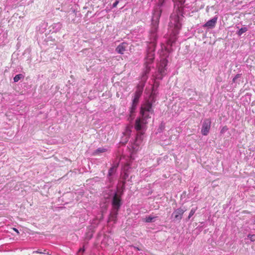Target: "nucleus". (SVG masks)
<instances>
[{
    "mask_svg": "<svg viewBox=\"0 0 255 255\" xmlns=\"http://www.w3.org/2000/svg\"><path fill=\"white\" fill-rule=\"evenodd\" d=\"M248 237L250 239V240L252 242H254L255 241V236L254 235L249 234L248 235Z\"/></svg>",
    "mask_w": 255,
    "mask_h": 255,
    "instance_id": "obj_20",
    "label": "nucleus"
},
{
    "mask_svg": "<svg viewBox=\"0 0 255 255\" xmlns=\"http://www.w3.org/2000/svg\"><path fill=\"white\" fill-rule=\"evenodd\" d=\"M143 79H145V80H146V78H145V77H144V76H143Z\"/></svg>",
    "mask_w": 255,
    "mask_h": 255,
    "instance_id": "obj_28",
    "label": "nucleus"
},
{
    "mask_svg": "<svg viewBox=\"0 0 255 255\" xmlns=\"http://www.w3.org/2000/svg\"><path fill=\"white\" fill-rule=\"evenodd\" d=\"M247 27H242L241 29H239V30L238 32V34L239 35H241L243 33H245L247 31Z\"/></svg>",
    "mask_w": 255,
    "mask_h": 255,
    "instance_id": "obj_17",
    "label": "nucleus"
},
{
    "mask_svg": "<svg viewBox=\"0 0 255 255\" xmlns=\"http://www.w3.org/2000/svg\"><path fill=\"white\" fill-rule=\"evenodd\" d=\"M23 76L22 74H17L15 76V77H14L13 78V80H14V82H18L21 78H23Z\"/></svg>",
    "mask_w": 255,
    "mask_h": 255,
    "instance_id": "obj_16",
    "label": "nucleus"
},
{
    "mask_svg": "<svg viewBox=\"0 0 255 255\" xmlns=\"http://www.w3.org/2000/svg\"><path fill=\"white\" fill-rule=\"evenodd\" d=\"M118 211L117 210H114L113 209L112 212L110 214L109 221H114L115 222L117 220V215L118 214Z\"/></svg>",
    "mask_w": 255,
    "mask_h": 255,
    "instance_id": "obj_12",
    "label": "nucleus"
},
{
    "mask_svg": "<svg viewBox=\"0 0 255 255\" xmlns=\"http://www.w3.org/2000/svg\"><path fill=\"white\" fill-rule=\"evenodd\" d=\"M227 129H228V128H227V127H226V126H225V127H223V128L222 129V130H221V132L222 133H223L224 131H225L227 130Z\"/></svg>",
    "mask_w": 255,
    "mask_h": 255,
    "instance_id": "obj_24",
    "label": "nucleus"
},
{
    "mask_svg": "<svg viewBox=\"0 0 255 255\" xmlns=\"http://www.w3.org/2000/svg\"><path fill=\"white\" fill-rule=\"evenodd\" d=\"M12 230L16 232L17 234H19L18 231L16 228H12Z\"/></svg>",
    "mask_w": 255,
    "mask_h": 255,
    "instance_id": "obj_27",
    "label": "nucleus"
},
{
    "mask_svg": "<svg viewBox=\"0 0 255 255\" xmlns=\"http://www.w3.org/2000/svg\"><path fill=\"white\" fill-rule=\"evenodd\" d=\"M157 217H152L151 216H149L148 217H146L144 221L146 223H150L153 222V219L156 218Z\"/></svg>",
    "mask_w": 255,
    "mask_h": 255,
    "instance_id": "obj_15",
    "label": "nucleus"
},
{
    "mask_svg": "<svg viewBox=\"0 0 255 255\" xmlns=\"http://www.w3.org/2000/svg\"><path fill=\"white\" fill-rule=\"evenodd\" d=\"M85 252V249L84 248H80L78 254V255H83V253Z\"/></svg>",
    "mask_w": 255,
    "mask_h": 255,
    "instance_id": "obj_21",
    "label": "nucleus"
},
{
    "mask_svg": "<svg viewBox=\"0 0 255 255\" xmlns=\"http://www.w3.org/2000/svg\"><path fill=\"white\" fill-rule=\"evenodd\" d=\"M154 59V54L153 52H148L147 54L146 57L145 58V65L146 66V69L144 72L145 75L148 73L150 70V67L148 65L152 63Z\"/></svg>",
    "mask_w": 255,
    "mask_h": 255,
    "instance_id": "obj_4",
    "label": "nucleus"
},
{
    "mask_svg": "<svg viewBox=\"0 0 255 255\" xmlns=\"http://www.w3.org/2000/svg\"><path fill=\"white\" fill-rule=\"evenodd\" d=\"M167 61L166 59H163L162 61V63L160 64V67H159V71L161 73H163L164 72L163 67H165L167 64Z\"/></svg>",
    "mask_w": 255,
    "mask_h": 255,
    "instance_id": "obj_14",
    "label": "nucleus"
},
{
    "mask_svg": "<svg viewBox=\"0 0 255 255\" xmlns=\"http://www.w3.org/2000/svg\"><path fill=\"white\" fill-rule=\"evenodd\" d=\"M118 2H119L118 1H116L115 2H114L113 3V6L116 7L117 6V5L118 4Z\"/></svg>",
    "mask_w": 255,
    "mask_h": 255,
    "instance_id": "obj_26",
    "label": "nucleus"
},
{
    "mask_svg": "<svg viewBox=\"0 0 255 255\" xmlns=\"http://www.w3.org/2000/svg\"><path fill=\"white\" fill-rule=\"evenodd\" d=\"M218 17H215L213 18L212 19L208 20L204 25V27H208L209 28H213L214 27L216 23H217Z\"/></svg>",
    "mask_w": 255,
    "mask_h": 255,
    "instance_id": "obj_11",
    "label": "nucleus"
},
{
    "mask_svg": "<svg viewBox=\"0 0 255 255\" xmlns=\"http://www.w3.org/2000/svg\"><path fill=\"white\" fill-rule=\"evenodd\" d=\"M196 209H192L189 213V216L188 217V219H190V218L195 214V211Z\"/></svg>",
    "mask_w": 255,
    "mask_h": 255,
    "instance_id": "obj_19",
    "label": "nucleus"
},
{
    "mask_svg": "<svg viewBox=\"0 0 255 255\" xmlns=\"http://www.w3.org/2000/svg\"><path fill=\"white\" fill-rule=\"evenodd\" d=\"M113 209L119 211L121 206V198L117 193H115L112 200Z\"/></svg>",
    "mask_w": 255,
    "mask_h": 255,
    "instance_id": "obj_7",
    "label": "nucleus"
},
{
    "mask_svg": "<svg viewBox=\"0 0 255 255\" xmlns=\"http://www.w3.org/2000/svg\"><path fill=\"white\" fill-rule=\"evenodd\" d=\"M239 77V75H237L235 78H233V81L234 82H235L236 80Z\"/></svg>",
    "mask_w": 255,
    "mask_h": 255,
    "instance_id": "obj_25",
    "label": "nucleus"
},
{
    "mask_svg": "<svg viewBox=\"0 0 255 255\" xmlns=\"http://www.w3.org/2000/svg\"><path fill=\"white\" fill-rule=\"evenodd\" d=\"M137 105V104H135V103L132 102V105H131V108H130V112L131 114L134 112Z\"/></svg>",
    "mask_w": 255,
    "mask_h": 255,
    "instance_id": "obj_18",
    "label": "nucleus"
},
{
    "mask_svg": "<svg viewBox=\"0 0 255 255\" xmlns=\"http://www.w3.org/2000/svg\"><path fill=\"white\" fill-rule=\"evenodd\" d=\"M211 121L209 119L204 120L202 127L201 133L204 135H207L209 132L211 128Z\"/></svg>",
    "mask_w": 255,
    "mask_h": 255,
    "instance_id": "obj_6",
    "label": "nucleus"
},
{
    "mask_svg": "<svg viewBox=\"0 0 255 255\" xmlns=\"http://www.w3.org/2000/svg\"><path fill=\"white\" fill-rule=\"evenodd\" d=\"M45 252H46V250H44L43 252H41L39 250L38 251H35V252H33V253H38V254H47L48 255V253H45Z\"/></svg>",
    "mask_w": 255,
    "mask_h": 255,
    "instance_id": "obj_22",
    "label": "nucleus"
},
{
    "mask_svg": "<svg viewBox=\"0 0 255 255\" xmlns=\"http://www.w3.org/2000/svg\"><path fill=\"white\" fill-rule=\"evenodd\" d=\"M147 121H144L139 117L135 121L134 129L137 131L135 142L132 146L133 149L137 150L143 140V135L147 128Z\"/></svg>",
    "mask_w": 255,
    "mask_h": 255,
    "instance_id": "obj_2",
    "label": "nucleus"
},
{
    "mask_svg": "<svg viewBox=\"0 0 255 255\" xmlns=\"http://www.w3.org/2000/svg\"><path fill=\"white\" fill-rule=\"evenodd\" d=\"M142 112L150 113L151 115L153 113V110L152 108V104L149 101H147L142 104L140 108V113H142Z\"/></svg>",
    "mask_w": 255,
    "mask_h": 255,
    "instance_id": "obj_9",
    "label": "nucleus"
},
{
    "mask_svg": "<svg viewBox=\"0 0 255 255\" xmlns=\"http://www.w3.org/2000/svg\"><path fill=\"white\" fill-rule=\"evenodd\" d=\"M185 212V210H183L181 208H179L174 211L171 215V217L173 218L174 221L180 222L182 218L183 214Z\"/></svg>",
    "mask_w": 255,
    "mask_h": 255,
    "instance_id": "obj_5",
    "label": "nucleus"
},
{
    "mask_svg": "<svg viewBox=\"0 0 255 255\" xmlns=\"http://www.w3.org/2000/svg\"><path fill=\"white\" fill-rule=\"evenodd\" d=\"M140 113L141 116V117H139V118L142 120H144V121H147L148 119L151 118V117L150 116V113H144V112H142V113Z\"/></svg>",
    "mask_w": 255,
    "mask_h": 255,
    "instance_id": "obj_13",
    "label": "nucleus"
},
{
    "mask_svg": "<svg viewBox=\"0 0 255 255\" xmlns=\"http://www.w3.org/2000/svg\"><path fill=\"white\" fill-rule=\"evenodd\" d=\"M164 2V0H159L158 2V6L159 7L161 6Z\"/></svg>",
    "mask_w": 255,
    "mask_h": 255,
    "instance_id": "obj_23",
    "label": "nucleus"
},
{
    "mask_svg": "<svg viewBox=\"0 0 255 255\" xmlns=\"http://www.w3.org/2000/svg\"><path fill=\"white\" fill-rule=\"evenodd\" d=\"M161 12V9L159 8V10L155 11L153 16V19L152 21L151 27L150 32L153 39L156 38V33L158 28L159 19Z\"/></svg>",
    "mask_w": 255,
    "mask_h": 255,
    "instance_id": "obj_3",
    "label": "nucleus"
},
{
    "mask_svg": "<svg viewBox=\"0 0 255 255\" xmlns=\"http://www.w3.org/2000/svg\"><path fill=\"white\" fill-rule=\"evenodd\" d=\"M144 85H142L141 86L138 85L136 88V91L134 94L133 99L132 100V102L135 104H138L139 102V99L141 97Z\"/></svg>",
    "mask_w": 255,
    "mask_h": 255,
    "instance_id": "obj_8",
    "label": "nucleus"
},
{
    "mask_svg": "<svg viewBox=\"0 0 255 255\" xmlns=\"http://www.w3.org/2000/svg\"><path fill=\"white\" fill-rule=\"evenodd\" d=\"M183 15L180 11L175 12L171 14L170 16V21L169 22V27L172 31L173 36L170 37L168 40V44L172 45V43L176 40V35L178 33L179 30L181 28V21L183 19Z\"/></svg>",
    "mask_w": 255,
    "mask_h": 255,
    "instance_id": "obj_1",
    "label": "nucleus"
},
{
    "mask_svg": "<svg viewBox=\"0 0 255 255\" xmlns=\"http://www.w3.org/2000/svg\"><path fill=\"white\" fill-rule=\"evenodd\" d=\"M127 46V43L123 42L118 46L116 50L118 53L123 54L124 52L126 51Z\"/></svg>",
    "mask_w": 255,
    "mask_h": 255,
    "instance_id": "obj_10",
    "label": "nucleus"
}]
</instances>
